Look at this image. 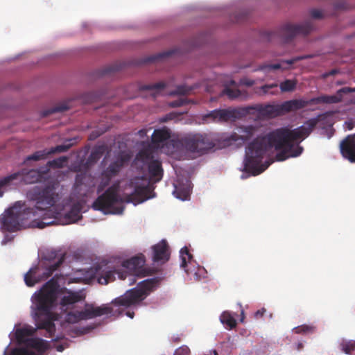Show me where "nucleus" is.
Wrapping results in <instances>:
<instances>
[{"mask_svg":"<svg viewBox=\"0 0 355 355\" xmlns=\"http://www.w3.org/2000/svg\"><path fill=\"white\" fill-rule=\"evenodd\" d=\"M217 116L216 109L204 114L202 117V121L205 123H216Z\"/></svg>","mask_w":355,"mask_h":355,"instance_id":"37998d69","label":"nucleus"},{"mask_svg":"<svg viewBox=\"0 0 355 355\" xmlns=\"http://www.w3.org/2000/svg\"><path fill=\"white\" fill-rule=\"evenodd\" d=\"M173 193L177 198L187 200L190 196V189L188 187L175 186Z\"/></svg>","mask_w":355,"mask_h":355,"instance_id":"7c9ffc66","label":"nucleus"},{"mask_svg":"<svg viewBox=\"0 0 355 355\" xmlns=\"http://www.w3.org/2000/svg\"><path fill=\"white\" fill-rule=\"evenodd\" d=\"M9 355H35V354L26 348H15Z\"/></svg>","mask_w":355,"mask_h":355,"instance_id":"c03bdc74","label":"nucleus"},{"mask_svg":"<svg viewBox=\"0 0 355 355\" xmlns=\"http://www.w3.org/2000/svg\"><path fill=\"white\" fill-rule=\"evenodd\" d=\"M100 135V134H98V135H94V133L91 134L89 135V139H95L97 137H98Z\"/></svg>","mask_w":355,"mask_h":355,"instance_id":"13d9d810","label":"nucleus"},{"mask_svg":"<svg viewBox=\"0 0 355 355\" xmlns=\"http://www.w3.org/2000/svg\"><path fill=\"white\" fill-rule=\"evenodd\" d=\"M62 186L57 180H51L44 186L35 187L28 193L34 207H26L22 211L15 207L8 209L0 216V225L5 231L13 232L19 229L24 220L31 219V226L43 229L56 223V218L49 208L54 206L62 198Z\"/></svg>","mask_w":355,"mask_h":355,"instance_id":"f03ea898","label":"nucleus"},{"mask_svg":"<svg viewBox=\"0 0 355 355\" xmlns=\"http://www.w3.org/2000/svg\"><path fill=\"white\" fill-rule=\"evenodd\" d=\"M26 345L38 351H44L46 349V342L37 338L28 339L26 340Z\"/></svg>","mask_w":355,"mask_h":355,"instance_id":"c85d7f7f","label":"nucleus"},{"mask_svg":"<svg viewBox=\"0 0 355 355\" xmlns=\"http://www.w3.org/2000/svg\"><path fill=\"white\" fill-rule=\"evenodd\" d=\"M303 347H304V345L302 343H298L297 344V350H301Z\"/></svg>","mask_w":355,"mask_h":355,"instance_id":"4d7b16f0","label":"nucleus"},{"mask_svg":"<svg viewBox=\"0 0 355 355\" xmlns=\"http://www.w3.org/2000/svg\"><path fill=\"white\" fill-rule=\"evenodd\" d=\"M150 192L151 190L148 184L137 185L132 193L125 196V201L134 205L141 203L150 198Z\"/></svg>","mask_w":355,"mask_h":355,"instance_id":"6ab92c4d","label":"nucleus"},{"mask_svg":"<svg viewBox=\"0 0 355 355\" xmlns=\"http://www.w3.org/2000/svg\"><path fill=\"white\" fill-rule=\"evenodd\" d=\"M55 349L58 352H61L65 349V347L63 345H58L55 346Z\"/></svg>","mask_w":355,"mask_h":355,"instance_id":"864d4df0","label":"nucleus"},{"mask_svg":"<svg viewBox=\"0 0 355 355\" xmlns=\"http://www.w3.org/2000/svg\"><path fill=\"white\" fill-rule=\"evenodd\" d=\"M277 84L272 83V84H266L260 87V90L262 92L263 94H272L275 95L278 94L277 91Z\"/></svg>","mask_w":355,"mask_h":355,"instance_id":"ea45409f","label":"nucleus"},{"mask_svg":"<svg viewBox=\"0 0 355 355\" xmlns=\"http://www.w3.org/2000/svg\"><path fill=\"white\" fill-rule=\"evenodd\" d=\"M256 130L257 128L251 125H243L237 128L236 132L223 133L218 137L211 133L189 134L182 138L181 143L187 151L198 157L213 149L216 145V141H220L223 147L234 144L241 145L254 136Z\"/></svg>","mask_w":355,"mask_h":355,"instance_id":"20e7f679","label":"nucleus"},{"mask_svg":"<svg viewBox=\"0 0 355 355\" xmlns=\"http://www.w3.org/2000/svg\"><path fill=\"white\" fill-rule=\"evenodd\" d=\"M103 189V187H101L99 186L98 188V193L101 192Z\"/></svg>","mask_w":355,"mask_h":355,"instance_id":"e2e57ef3","label":"nucleus"},{"mask_svg":"<svg viewBox=\"0 0 355 355\" xmlns=\"http://www.w3.org/2000/svg\"><path fill=\"white\" fill-rule=\"evenodd\" d=\"M222 94L227 95L230 99H235L241 96V92L238 89H232L229 87H225L223 90Z\"/></svg>","mask_w":355,"mask_h":355,"instance_id":"a19ab883","label":"nucleus"},{"mask_svg":"<svg viewBox=\"0 0 355 355\" xmlns=\"http://www.w3.org/2000/svg\"><path fill=\"white\" fill-rule=\"evenodd\" d=\"M173 53V51H166V52L158 53L157 55H152V56L148 58L147 60H146V62H156V61L160 60L164 58H167V57L170 56L171 55H172Z\"/></svg>","mask_w":355,"mask_h":355,"instance_id":"79ce46f5","label":"nucleus"},{"mask_svg":"<svg viewBox=\"0 0 355 355\" xmlns=\"http://www.w3.org/2000/svg\"><path fill=\"white\" fill-rule=\"evenodd\" d=\"M171 135V130L166 127L155 129L151 136V142L155 146L159 147L170 139Z\"/></svg>","mask_w":355,"mask_h":355,"instance_id":"5701e85b","label":"nucleus"},{"mask_svg":"<svg viewBox=\"0 0 355 355\" xmlns=\"http://www.w3.org/2000/svg\"><path fill=\"white\" fill-rule=\"evenodd\" d=\"M96 182L93 176L86 173H78L76 176L73 194L77 195L78 198L86 197L93 191Z\"/></svg>","mask_w":355,"mask_h":355,"instance_id":"ddd939ff","label":"nucleus"},{"mask_svg":"<svg viewBox=\"0 0 355 355\" xmlns=\"http://www.w3.org/2000/svg\"><path fill=\"white\" fill-rule=\"evenodd\" d=\"M83 205L80 202H78L74 203L69 211L67 214V216L71 218L72 220L76 221L80 217V212Z\"/></svg>","mask_w":355,"mask_h":355,"instance_id":"2f4dec72","label":"nucleus"},{"mask_svg":"<svg viewBox=\"0 0 355 355\" xmlns=\"http://www.w3.org/2000/svg\"><path fill=\"white\" fill-rule=\"evenodd\" d=\"M166 87V84L164 82H159L154 84H146V85H140L139 86V89L140 91H152V95L154 97L159 95L160 93L165 89Z\"/></svg>","mask_w":355,"mask_h":355,"instance_id":"393cba45","label":"nucleus"},{"mask_svg":"<svg viewBox=\"0 0 355 355\" xmlns=\"http://www.w3.org/2000/svg\"><path fill=\"white\" fill-rule=\"evenodd\" d=\"M220 320L229 329H232L236 327V320L231 313L227 311H223L221 313Z\"/></svg>","mask_w":355,"mask_h":355,"instance_id":"cd10ccee","label":"nucleus"},{"mask_svg":"<svg viewBox=\"0 0 355 355\" xmlns=\"http://www.w3.org/2000/svg\"><path fill=\"white\" fill-rule=\"evenodd\" d=\"M36 329L31 327L19 328L16 329L15 336L18 343L26 345V340L28 339L27 337L33 335Z\"/></svg>","mask_w":355,"mask_h":355,"instance_id":"a878e982","label":"nucleus"},{"mask_svg":"<svg viewBox=\"0 0 355 355\" xmlns=\"http://www.w3.org/2000/svg\"><path fill=\"white\" fill-rule=\"evenodd\" d=\"M45 259L49 261L56 259V261L48 266L42 274L40 272V267L31 268L24 275V282L28 287H32L51 277L53 272L62 264L65 255L64 254H58L55 251H51L45 257Z\"/></svg>","mask_w":355,"mask_h":355,"instance_id":"1a4fd4ad","label":"nucleus"},{"mask_svg":"<svg viewBox=\"0 0 355 355\" xmlns=\"http://www.w3.org/2000/svg\"><path fill=\"white\" fill-rule=\"evenodd\" d=\"M126 315L130 318H133L135 313L133 311H127Z\"/></svg>","mask_w":355,"mask_h":355,"instance_id":"6e6d98bb","label":"nucleus"},{"mask_svg":"<svg viewBox=\"0 0 355 355\" xmlns=\"http://www.w3.org/2000/svg\"><path fill=\"white\" fill-rule=\"evenodd\" d=\"M343 156L351 162H355V134L348 135L340 143Z\"/></svg>","mask_w":355,"mask_h":355,"instance_id":"412c9836","label":"nucleus"},{"mask_svg":"<svg viewBox=\"0 0 355 355\" xmlns=\"http://www.w3.org/2000/svg\"><path fill=\"white\" fill-rule=\"evenodd\" d=\"M120 201L118 194V187L112 185L102 195L99 196L92 204V208L101 211L105 214H121L123 209L114 210V206Z\"/></svg>","mask_w":355,"mask_h":355,"instance_id":"9b49d317","label":"nucleus"},{"mask_svg":"<svg viewBox=\"0 0 355 355\" xmlns=\"http://www.w3.org/2000/svg\"><path fill=\"white\" fill-rule=\"evenodd\" d=\"M310 13L311 17L314 19H321L323 17L322 11L318 9H313Z\"/></svg>","mask_w":355,"mask_h":355,"instance_id":"09e8293b","label":"nucleus"},{"mask_svg":"<svg viewBox=\"0 0 355 355\" xmlns=\"http://www.w3.org/2000/svg\"><path fill=\"white\" fill-rule=\"evenodd\" d=\"M68 157L66 156H62L53 160L49 161L46 164V168H61L64 167V164L67 162Z\"/></svg>","mask_w":355,"mask_h":355,"instance_id":"72a5a7b5","label":"nucleus"},{"mask_svg":"<svg viewBox=\"0 0 355 355\" xmlns=\"http://www.w3.org/2000/svg\"><path fill=\"white\" fill-rule=\"evenodd\" d=\"M189 354H190L189 348L186 345H183V346L179 347L178 349H177L175 351V353L173 355H189Z\"/></svg>","mask_w":355,"mask_h":355,"instance_id":"49530a36","label":"nucleus"},{"mask_svg":"<svg viewBox=\"0 0 355 355\" xmlns=\"http://www.w3.org/2000/svg\"><path fill=\"white\" fill-rule=\"evenodd\" d=\"M157 283L158 280L156 278L144 280L139 283L136 288L114 299L112 303L125 307L137 304L143 301L154 290Z\"/></svg>","mask_w":355,"mask_h":355,"instance_id":"0eeeda50","label":"nucleus"},{"mask_svg":"<svg viewBox=\"0 0 355 355\" xmlns=\"http://www.w3.org/2000/svg\"><path fill=\"white\" fill-rule=\"evenodd\" d=\"M130 156L124 153H120L110 165L103 171L102 175L106 178L107 184L111 178L119 174L122 168L130 161Z\"/></svg>","mask_w":355,"mask_h":355,"instance_id":"dca6fc26","label":"nucleus"},{"mask_svg":"<svg viewBox=\"0 0 355 355\" xmlns=\"http://www.w3.org/2000/svg\"><path fill=\"white\" fill-rule=\"evenodd\" d=\"M49 171V168L43 171L39 169L21 168L17 172L13 173L0 180V197L3 196L2 187L8 185L14 180H19L26 184H31L42 182L44 175Z\"/></svg>","mask_w":355,"mask_h":355,"instance_id":"9d476101","label":"nucleus"},{"mask_svg":"<svg viewBox=\"0 0 355 355\" xmlns=\"http://www.w3.org/2000/svg\"><path fill=\"white\" fill-rule=\"evenodd\" d=\"M244 319H245L244 311L241 310V319H240L241 322H244Z\"/></svg>","mask_w":355,"mask_h":355,"instance_id":"5fc2aeb1","label":"nucleus"},{"mask_svg":"<svg viewBox=\"0 0 355 355\" xmlns=\"http://www.w3.org/2000/svg\"><path fill=\"white\" fill-rule=\"evenodd\" d=\"M211 354H212L213 355H218V352L216 350L211 351Z\"/></svg>","mask_w":355,"mask_h":355,"instance_id":"052dcab7","label":"nucleus"},{"mask_svg":"<svg viewBox=\"0 0 355 355\" xmlns=\"http://www.w3.org/2000/svg\"><path fill=\"white\" fill-rule=\"evenodd\" d=\"M193 89V87H189L186 85H178L176 89L170 92V95H187L189 94Z\"/></svg>","mask_w":355,"mask_h":355,"instance_id":"58836bf2","label":"nucleus"},{"mask_svg":"<svg viewBox=\"0 0 355 355\" xmlns=\"http://www.w3.org/2000/svg\"><path fill=\"white\" fill-rule=\"evenodd\" d=\"M85 297L78 292H68L60 300V305L62 311L67 312L75 308V304L83 301Z\"/></svg>","mask_w":355,"mask_h":355,"instance_id":"4be33fe9","label":"nucleus"},{"mask_svg":"<svg viewBox=\"0 0 355 355\" xmlns=\"http://www.w3.org/2000/svg\"><path fill=\"white\" fill-rule=\"evenodd\" d=\"M59 284L51 279L31 297V313L38 329H45V336L53 339L55 331L54 321L57 314L53 311L57 304Z\"/></svg>","mask_w":355,"mask_h":355,"instance_id":"7ed1b4c3","label":"nucleus"},{"mask_svg":"<svg viewBox=\"0 0 355 355\" xmlns=\"http://www.w3.org/2000/svg\"><path fill=\"white\" fill-rule=\"evenodd\" d=\"M152 251V259L154 262L164 263L170 259V249L165 239H162L158 243L153 245Z\"/></svg>","mask_w":355,"mask_h":355,"instance_id":"aec40b11","label":"nucleus"},{"mask_svg":"<svg viewBox=\"0 0 355 355\" xmlns=\"http://www.w3.org/2000/svg\"><path fill=\"white\" fill-rule=\"evenodd\" d=\"M313 26L311 21H306L301 24H286L281 30V35L288 42L297 35H306L313 30Z\"/></svg>","mask_w":355,"mask_h":355,"instance_id":"4468645a","label":"nucleus"},{"mask_svg":"<svg viewBox=\"0 0 355 355\" xmlns=\"http://www.w3.org/2000/svg\"><path fill=\"white\" fill-rule=\"evenodd\" d=\"M123 66L121 63H115L103 67L98 71V74L100 76L110 75L116 71L121 70Z\"/></svg>","mask_w":355,"mask_h":355,"instance_id":"c9c22d12","label":"nucleus"},{"mask_svg":"<svg viewBox=\"0 0 355 355\" xmlns=\"http://www.w3.org/2000/svg\"><path fill=\"white\" fill-rule=\"evenodd\" d=\"M69 109V107L66 105H58L50 110L45 111L43 114L44 116H47L50 114L55 112H62Z\"/></svg>","mask_w":355,"mask_h":355,"instance_id":"a18cd8bd","label":"nucleus"},{"mask_svg":"<svg viewBox=\"0 0 355 355\" xmlns=\"http://www.w3.org/2000/svg\"><path fill=\"white\" fill-rule=\"evenodd\" d=\"M339 347L343 352L350 354L355 351V340H343L339 344Z\"/></svg>","mask_w":355,"mask_h":355,"instance_id":"473e14b6","label":"nucleus"},{"mask_svg":"<svg viewBox=\"0 0 355 355\" xmlns=\"http://www.w3.org/2000/svg\"><path fill=\"white\" fill-rule=\"evenodd\" d=\"M146 263L145 256L143 254H139L124 261L122 266L126 270L123 272H116L108 269V267L98 266L96 268V277L98 282L103 285H106L109 282H113L115 279V275L117 274L121 279H125L128 277L129 284L135 283V277H144L148 275V270L144 266Z\"/></svg>","mask_w":355,"mask_h":355,"instance_id":"39448f33","label":"nucleus"},{"mask_svg":"<svg viewBox=\"0 0 355 355\" xmlns=\"http://www.w3.org/2000/svg\"><path fill=\"white\" fill-rule=\"evenodd\" d=\"M36 329L31 327L19 328L16 329L15 336L18 343L26 345V340L28 339L27 337L33 335Z\"/></svg>","mask_w":355,"mask_h":355,"instance_id":"bb28decb","label":"nucleus"},{"mask_svg":"<svg viewBox=\"0 0 355 355\" xmlns=\"http://www.w3.org/2000/svg\"><path fill=\"white\" fill-rule=\"evenodd\" d=\"M134 166L140 170L148 168L149 177L151 181L159 182L164 171L161 161L155 157V154L150 148H144L139 151L133 161Z\"/></svg>","mask_w":355,"mask_h":355,"instance_id":"6e6552de","label":"nucleus"},{"mask_svg":"<svg viewBox=\"0 0 355 355\" xmlns=\"http://www.w3.org/2000/svg\"><path fill=\"white\" fill-rule=\"evenodd\" d=\"M297 82L294 80H286L281 83L279 87L282 92L293 91L296 87Z\"/></svg>","mask_w":355,"mask_h":355,"instance_id":"4c0bfd02","label":"nucleus"},{"mask_svg":"<svg viewBox=\"0 0 355 355\" xmlns=\"http://www.w3.org/2000/svg\"><path fill=\"white\" fill-rule=\"evenodd\" d=\"M336 73H337V71L336 69H332L331 71H329L328 75L333 76V75H335Z\"/></svg>","mask_w":355,"mask_h":355,"instance_id":"bf43d9fd","label":"nucleus"},{"mask_svg":"<svg viewBox=\"0 0 355 355\" xmlns=\"http://www.w3.org/2000/svg\"><path fill=\"white\" fill-rule=\"evenodd\" d=\"M355 92V88L345 87L338 89L336 94L328 96L323 95L316 98H312L310 100H303L304 103V107L309 105L318 104V103H338L342 101L343 94Z\"/></svg>","mask_w":355,"mask_h":355,"instance_id":"2eb2a0df","label":"nucleus"},{"mask_svg":"<svg viewBox=\"0 0 355 355\" xmlns=\"http://www.w3.org/2000/svg\"><path fill=\"white\" fill-rule=\"evenodd\" d=\"M230 83L231 85H236V82L234 80H231L230 82Z\"/></svg>","mask_w":355,"mask_h":355,"instance_id":"680f3d73","label":"nucleus"},{"mask_svg":"<svg viewBox=\"0 0 355 355\" xmlns=\"http://www.w3.org/2000/svg\"><path fill=\"white\" fill-rule=\"evenodd\" d=\"M241 83L243 85H245L246 86L250 87L252 86L254 84V81L252 80H248V79H242L241 80Z\"/></svg>","mask_w":355,"mask_h":355,"instance_id":"3c124183","label":"nucleus"},{"mask_svg":"<svg viewBox=\"0 0 355 355\" xmlns=\"http://www.w3.org/2000/svg\"><path fill=\"white\" fill-rule=\"evenodd\" d=\"M266 312V309H264V308H262L259 310H257L254 313V317L255 319H260L261 318L263 315L265 314V313Z\"/></svg>","mask_w":355,"mask_h":355,"instance_id":"8fccbe9b","label":"nucleus"},{"mask_svg":"<svg viewBox=\"0 0 355 355\" xmlns=\"http://www.w3.org/2000/svg\"><path fill=\"white\" fill-rule=\"evenodd\" d=\"M175 341H176V342H179V341H180V339H179V338H175Z\"/></svg>","mask_w":355,"mask_h":355,"instance_id":"0e129e2a","label":"nucleus"},{"mask_svg":"<svg viewBox=\"0 0 355 355\" xmlns=\"http://www.w3.org/2000/svg\"><path fill=\"white\" fill-rule=\"evenodd\" d=\"M217 116L216 123H225L229 121H235L248 115V108H227L216 109Z\"/></svg>","mask_w":355,"mask_h":355,"instance_id":"f3484780","label":"nucleus"},{"mask_svg":"<svg viewBox=\"0 0 355 355\" xmlns=\"http://www.w3.org/2000/svg\"><path fill=\"white\" fill-rule=\"evenodd\" d=\"M304 105L302 99H293L284 101L281 104H257L244 107L248 108V115L252 114V111L254 110L260 116L272 119L304 108Z\"/></svg>","mask_w":355,"mask_h":355,"instance_id":"423d86ee","label":"nucleus"},{"mask_svg":"<svg viewBox=\"0 0 355 355\" xmlns=\"http://www.w3.org/2000/svg\"><path fill=\"white\" fill-rule=\"evenodd\" d=\"M180 254L181 259L180 266L188 274L189 271L187 269V263L191 261L193 255L189 252V249L186 246L180 250Z\"/></svg>","mask_w":355,"mask_h":355,"instance_id":"c756f323","label":"nucleus"},{"mask_svg":"<svg viewBox=\"0 0 355 355\" xmlns=\"http://www.w3.org/2000/svg\"><path fill=\"white\" fill-rule=\"evenodd\" d=\"M137 134L141 138H144L145 137H147V130L141 129L138 131Z\"/></svg>","mask_w":355,"mask_h":355,"instance_id":"603ef678","label":"nucleus"},{"mask_svg":"<svg viewBox=\"0 0 355 355\" xmlns=\"http://www.w3.org/2000/svg\"><path fill=\"white\" fill-rule=\"evenodd\" d=\"M187 103V101L185 98H179L178 100L171 101L169 105L172 107H181Z\"/></svg>","mask_w":355,"mask_h":355,"instance_id":"de8ad7c7","label":"nucleus"},{"mask_svg":"<svg viewBox=\"0 0 355 355\" xmlns=\"http://www.w3.org/2000/svg\"><path fill=\"white\" fill-rule=\"evenodd\" d=\"M86 306L87 308L83 311H69L65 315L64 320L68 323L73 324L83 320L108 315L112 312V309L108 305L97 307L87 304Z\"/></svg>","mask_w":355,"mask_h":355,"instance_id":"f8f14e48","label":"nucleus"},{"mask_svg":"<svg viewBox=\"0 0 355 355\" xmlns=\"http://www.w3.org/2000/svg\"><path fill=\"white\" fill-rule=\"evenodd\" d=\"M316 330V327L313 324H302L293 329V331L297 334H313Z\"/></svg>","mask_w":355,"mask_h":355,"instance_id":"e433bc0d","label":"nucleus"},{"mask_svg":"<svg viewBox=\"0 0 355 355\" xmlns=\"http://www.w3.org/2000/svg\"><path fill=\"white\" fill-rule=\"evenodd\" d=\"M3 355H8L6 351L4 352V354Z\"/></svg>","mask_w":355,"mask_h":355,"instance_id":"69168bd1","label":"nucleus"},{"mask_svg":"<svg viewBox=\"0 0 355 355\" xmlns=\"http://www.w3.org/2000/svg\"><path fill=\"white\" fill-rule=\"evenodd\" d=\"M71 144L58 145L55 147H52L49 149L45 148L42 150H37L26 157L24 163L26 164L30 161H40L46 159L49 155L63 153L67 151L71 147Z\"/></svg>","mask_w":355,"mask_h":355,"instance_id":"a211bd4d","label":"nucleus"},{"mask_svg":"<svg viewBox=\"0 0 355 355\" xmlns=\"http://www.w3.org/2000/svg\"><path fill=\"white\" fill-rule=\"evenodd\" d=\"M302 57H296L293 59L282 60L279 63L262 64L259 66V69L266 72L277 69L286 70L289 68L290 65L294 64L298 60H302Z\"/></svg>","mask_w":355,"mask_h":355,"instance_id":"b1692460","label":"nucleus"},{"mask_svg":"<svg viewBox=\"0 0 355 355\" xmlns=\"http://www.w3.org/2000/svg\"><path fill=\"white\" fill-rule=\"evenodd\" d=\"M104 153V148L103 146H98L92 150L91 152L88 159L87 162L89 164L96 163Z\"/></svg>","mask_w":355,"mask_h":355,"instance_id":"f704fd0d","label":"nucleus"},{"mask_svg":"<svg viewBox=\"0 0 355 355\" xmlns=\"http://www.w3.org/2000/svg\"><path fill=\"white\" fill-rule=\"evenodd\" d=\"M319 121L318 118H312L295 129L283 127L255 139L246 149L245 171L253 175L262 173L264 168H261L259 164L265 154L273 148L280 150L275 156L279 162L301 155L303 148L300 146V142L310 135Z\"/></svg>","mask_w":355,"mask_h":355,"instance_id":"f257e3e1","label":"nucleus"}]
</instances>
